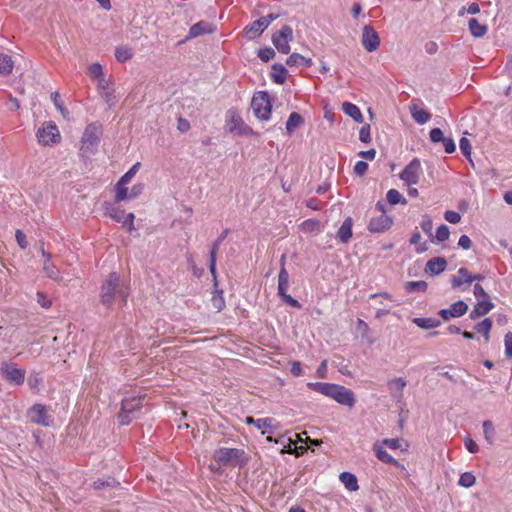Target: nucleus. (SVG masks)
<instances>
[{"mask_svg":"<svg viewBox=\"0 0 512 512\" xmlns=\"http://www.w3.org/2000/svg\"><path fill=\"white\" fill-rule=\"evenodd\" d=\"M116 295L122 297L123 302L126 303L128 288L121 282L120 276L116 272H111L102 284L101 302L104 305L110 306L114 302Z\"/></svg>","mask_w":512,"mask_h":512,"instance_id":"nucleus-1","label":"nucleus"},{"mask_svg":"<svg viewBox=\"0 0 512 512\" xmlns=\"http://www.w3.org/2000/svg\"><path fill=\"white\" fill-rule=\"evenodd\" d=\"M213 459L219 464V466L227 467H244L249 458L242 449L237 448H219L215 450Z\"/></svg>","mask_w":512,"mask_h":512,"instance_id":"nucleus-2","label":"nucleus"},{"mask_svg":"<svg viewBox=\"0 0 512 512\" xmlns=\"http://www.w3.org/2000/svg\"><path fill=\"white\" fill-rule=\"evenodd\" d=\"M102 124L98 121L88 124L81 137V155L86 157L89 154H93L97 151L102 136Z\"/></svg>","mask_w":512,"mask_h":512,"instance_id":"nucleus-3","label":"nucleus"},{"mask_svg":"<svg viewBox=\"0 0 512 512\" xmlns=\"http://www.w3.org/2000/svg\"><path fill=\"white\" fill-rule=\"evenodd\" d=\"M285 263L286 256L283 254L280 258V271L278 274V296L286 305L301 309L302 306L299 301L287 294V289L289 287V273L286 270Z\"/></svg>","mask_w":512,"mask_h":512,"instance_id":"nucleus-4","label":"nucleus"},{"mask_svg":"<svg viewBox=\"0 0 512 512\" xmlns=\"http://www.w3.org/2000/svg\"><path fill=\"white\" fill-rule=\"evenodd\" d=\"M251 107L256 118L267 121L271 117L272 99L267 91H258L251 100Z\"/></svg>","mask_w":512,"mask_h":512,"instance_id":"nucleus-5","label":"nucleus"},{"mask_svg":"<svg viewBox=\"0 0 512 512\" xmlns=\"http://www.w3.org/2000/svg\"><path fill=\"white\" fill-rule=\"evenodd\" d=\"M226 123L228 126V130L230 133L239 136H258V133L255 132L249 125H247L238 111L235 108H230L226 112Z\"/></svg>","mask_w":512,"mask_h":512,"instance_id":"nucleus-6","label":"nucleus"},{"mask_svg":"<svg viewBox=\"0 0 512 512\" xmlns=\"http://www.w3.org/2000/svg\"><path fill=\"white\" fill-rule=\"evenodd\" d=\"M143 397L124 398L121 403V410L118 414V420L121 425H128L137 417V413L142 408Z\"/></svg>","mask_w":512,"mask_h":512,"instance_id":"nucleus-7","label":"nucleus"},{"mask_svg":"<svg viewBox=\"0 0 512 512\" xmlns=\"http://www.w3.org/2000/svg\"><path fill=\"white\" fill-rule=\"evenodd\" d=\"M39 144L49 146L61 142V134L57 125L53 121H47L42 124L36 133Z\"/></svg>","mask_w":512,"mask_h":512,"instance_id":"nucleus-8","label":"nucleus"},{"mask_svg":"<svg viewBox=\"0 0 512 512\" xmlns=\"http://www.w3.org/2000/svg\"><path fill=\"white\" fill-rule=\"evenodd\" d=\"M1 376L10 384L22 385L25 380V369L18 368L15 363L2 362L0 367Z\"/></svg>","mask_w":512,"mask_h":512,"instance_id":"nucleus-9","label":"nucleus"},{"mask_svg":"<svg viewBox=\"0 0 512 512\" xmlns=\"http://www.w3.org/2000/svg\"><path fill=\"white\" fill-rule=\"evenodd\" d=\"M293 40V29L289 25H284L279 31L272 35V43L282 54L290 52L289 42Z\"/></svg>","mask_w":512,"mask_h":512,"instance_id":"nucleus-10","label":"nucleus"},{"mask_svg":"<svg viewBox=\"0 0 512 512\" xmlns=\"http://www.w3.org/2000/svg\"><path fill=\"white\" fill-rule=\"evenodd\" d=\"M421 172V163L418 158L412 159L408 165L401 171L399 177L408 186L418 184Z\"/></svg>","mask_w":512,"mask_h":512,"instance_id":"nucleus-11","label":"nucleus"},{"mask_svg":"<svg viewBox=\"0 0 512 512\" xmlns=\"http://www.w3.org/2000/svg\"><path fill=\"white\" fill-rule=\"evenodd\" d=\"M308 388L337 401L343 385L328 382H309Z\"/></svg>","mask_w":512,"mask_h":512,"instance_id":"nucleus-12","label":"nucleus"},{"mask_svg":"<svg viewBox=\"0 0 512 512\" xmlns=\"http://www.w3.org/2000/svg\"><path fill=\"white\" fill-rule=\"evenodd\" d=\"M229 233V229H224L218 238L212 243L209 251V271L213 277L215 282V286H217V271H216V259H217V251L221 245V243L225 240Z\"/></svg>","mask_w":512,"mask_h":512,"instance_id":"nucleus-13","label":"nucleus"},{"mask_svg":"<svg viewBox=\"0 0 512 512\" xmlns=\"http://www.w3.org/2000/svg\"><path fill=\"white\" fill-rule=\"evenodd\" d=\"M362 45L368 52H373L380 46V37L370 25H365L362 32Z\"/></svg>","mask_w":512,"mask_h":512,"instance_id":"nucleus-14","label":"nucleus"},{"mask_svg":"<svg viewBox=\"0 0 512 512\" xmlns=\"http://www.w3.org/2000/svg\"><path fill=\"white\" fill-rule=\"evenodd\" d=\"M394 224L393 217L381 214L370 219L367 229L370 233H383L388 231Z\"/></svg>","mask_w":512,"mask_h":512,"instance_id":"nucleus-15","label":"nucleus"},{"mask_svg":"<svg viewBox=\"0 0 512 512\" xmlns=\"http://www.w3.org/2000/svg\"><path fill=\"white\" fill-rule=\"evenodd\" d=\"M468 308V304L464 300H458L451 304L449 308L439 310L438 315L444 321H448L451 318L463 316L468 311Z\"/></svg>","mask_w":512,"mask_h":512,"instance_id":"nucleus-16","label":"nucleus"},{"mask_svg":"<svg viewBox=\"0 0 512 512\" xmlns=\"http://www.w3.org/2000/svg\"><path fill=\"white\" fill-rule=\"evenodd\" d=\"M30 422L42 426H49V416L47 415L46 407L42 404H34L27 413Z\"/></svg>","mask_w":512,"mask_h":512,"instance_id":"nucleus-17","label":"nucleus"},{"mask_svg":"<svg viewBox=\"0 0 512 512\" xmlns=\"http://www.w3.org/2000/svg\"><path fill=\"white\" fill-rule=\"evenodd\" d=\"M494 308V303L491 300H478L470 311L469 318L476 320L488 314Z\"/></svg>","mask_w":512,"mask_h":512,"instance_id":"nucleus-18","label":"nucleus"},{"mask_svg":"<svg viewBox=\"0 0 512 512\" xmlns=\"http://www.w3.org/2000/svg\"><path fill=\"white\" fill-rule=\"evenodd\" d=\"M267 28V24L264 23V19L261 17L244 28L246 38L252 40L260 36Z\"/></svg>","mask_w":512,"mask_h":512,"instance_id":"nucleus-19","label":"nucleus"},{"mask_svg":"<svg viewBox=\"0 0 512 512\" xmlns=\"http://www.w3.org/2000/svg\"><path fill=\"white\" fill-rule=\"evenodd\" d=\"M215 30L212 23L207 21H199L191 26L189 29V38H196L204 34H211Z\"/></svg>","mask_w":512,"mask_h":512,"instance_id":"nucleus-20","label":"nucleus"},{"mask_svg":"<svg viewBox=\"0 0 512 512\" xmlns=\"http://www.w3.org/2000/svg\"><path fill=\"white\" fill-rule=\"evenodd\" d=\"M447 261L444 257H433L426 263L425 272L431 275H439L446 269Z\"/></svg>","mask_w":512,"mask_h":512,"instance_id":"nucleus-21","label":"nucleus"},{"mask_svg":"<svg viewBox=\"0 0 512 512\" xmlns=\"http://www.w3.org/2000/svg\"><path fill=\"white\" fill-rule=\"evenodd\" d=\"M353 219L347 217L337 231L336 237L341 243H348L352 238Z\"/></svg>","mask_w":512,"mask_h":512,"instance_id":"nucleus-22","label":"nucleus"},{"mask_svg":"<svg viewBox=\"0 0 512 512\" xmlns=\"http://www.w3.org/2000/svg\"><path fill=\"white\" fill-rule=\"evenodd\" d=\"M274 421L275 420L273 418H270V417L261 418V419H254L252 416L246 417V420H245V422L248 425H254L258 429L264 428L265 430L263 431V433H265V432L273 433V428H274L273 427V422Z\"/></svg>","mask_w":512,"mask_h":512,"instance_id":"nucleus-23","label":"nucleus"},{"mask_svg":"<svg viewBox=\"0 0 512 512\" xmlns=\"http://www.w3.org/2000/svg\"><path fill=\"white\" fill-rule=\"evenodd\" d=\"M271 69L272 72L270 76L273 82L279 85L284 84L288 75V70L285 68V66L280 63H274L271 66Z\"/></svg>","mask_w":512,"mask_h":512,"instance_id":"nucleus-24","label":"nucleus"},{"mask_svg":"<svg viewBox=\"0 0 512 512\" xmlns=\"http://www.w3.org/2000/svg\"><path fill=\"white\" fill-rule=\"evenodd\" d=\"M373 450L375 452L376 457L383 463L391 464L396 467L404 468L403 465H401L395 458H393L390 454L387 453L385 449H383L382 446L378 444H374Z\"/></svg>","mask_w":512,"mask_h":512,"instance_id":"nucleus-25","label":"nucleus"},{"mask_svg":"<svg viewBox=\"0 0 512 512\" xmlns=\"http://www.w3.org/2000/svg\"><path fill=\"white\" fill-rule=\"evenodd\" d=\"M336 402L349 408H353L356 403V397L351 389L343 386Z\"/></svg>","mask_w":512,"mask_h":512,"instance_id":"nucleus-26","label":"nucleus"},{"mask_svg":"<svg viewBox=\"0 0 512 512\" xmlns=\"http://www.w3.org/2000/svg\"><path fill=\"white\" fill-rule=\"evenodd\" d=\"M286 64L290 67L292 66H304L306 68H310L313 65V61L311 58H306L299 53H292L287 59Z\"/></svg>","mask_w":512,"mask_h":512,"instance_id":"nucleus-27","label":"nucleus"},{"mask_svg":"<svg viewBox=\"0 0 512 512\" xmlns=\"http://www.w3.org/2000/svg\"><path fill=\"white\" fill-rule=\"evenodd\" d=\"M343 112L350 116L355 122L362 123L363 122V115L355 104L351 102H344L342 105Z\"/></svg>","mask_w":512,"mask_h":512,"instance_id":"nucleus-28","label":"nucleus"},{"mask_svg":"<svg viewBox=\"0 0 512 512\" xmlns=\"http://www.w3.org/2000/svg\"><path fill=\"white\" fill-rule=\"evenodd\" d=\"M410 113L412 118L418 124H425L429 121L431 115L426 110L419 108L416 104L410 105Z\"/></svg>","mask_w":512,"mask_h":512,"instance_id":"nucleus-29","label":"nucleus"},{"mask_svg":"<svg viewBox=\"0 0 512 512\" xmlns=\"http://www.w3.org/2000/svg\"><path fill=\"white\" fill-rule=\"evenodd\" d=\"M340 481L349 491H357L359 489L357 477L351 472H342L339 475Z\"/></svg>","mask_w":512,"mask_h":512,"instance_id":"nucleus-30","label":"nucleus"},{"mask_svg":"<svg viewBox=\"0 0 512 512\" xmlns=\"http://www.w3.org/2000/svg\"><path fill=\"white\" fill-rule=\"evenodd\" d=\"M213 296L211 298L212 306L216 309L217 312H221L225 308V300H224V292L222 289L218 288V285L215 286V282L213 281Z\"/></svg>","mask_w":512,"mask_h":512,"instance_id":"nucleus-31","label":"nucleus"},{"mask_svg":"<svg viewBox=\"0 0 512 512\" xmlns=\"http://www.w3.org/2000/svg\"><path fill=\"white\" fill-rule=\"evenodd\" d=\"M468 27L472 36L475 38L483 37L488 31V27L484 24H480L476 18L469 19Z\"/></svg>","mask_w":512,"mask_h":512,"instance_id":"nucleus-32","label":"nucleus"},{"mask_svg":"<svg viewBox=\"0 0 512 512\" xmlns=\"http://www.w3.org/2000/svg\"><path fill=\"white\" fill-rule=\"evenodd\" d=\"M304 123V118L297 112H292L286 122V131L288 135H292L296 128Z\"/></svg>","mask_w":512,"mask_h":512,"instance_id":"nucleus-33","label":"nucleus"},{"mask_svg":"<svg viewBox=\"0 0 512 512\" xmlns=\"http://www.w3.org/2000/svg\"><path fill=\"white\" fill-rule=\"evenodd\" d=\"M492 325L493 322L491 318H485L483 321L477 323L474 326V329L476 330V332L482 334L486 341H489Z\"/></svg>","mask_w":512,"mask_h":512,"instance_id":"nucleus-34","label":"nucleus"},{"mask_svg":"<svg viewBox=\"0 0 512 512\" xmlns=\"http://www.w3.org/2000/svg\"><path fill=\"white\" fill-rule=\"evenodd\" d=\"M105 210V213L118 223H121V221H123L126 214L123 209L114 204H106Z\"/></svg>","mask_w":512,"mask_h":512,"instance_id":"nucleus-35","label":"nucleus"},{"mask_svg":"<svg viewBox=\"0 0 512 512\" xmlns=\"http://www.w3.org/2000/svg\"><path fill=\"white\" fill-rule=\"evenodd\" d=\"M412 322L422 329H431L440 326L441 321L437 318H414Z\"/></svg>","mask_w":512,"mask_h":512,"instance_id":"nucleus-36","label":"nucleus"},{"mask_svg":"<svg viewBox=\"0 0 512 512\" xmlns=\"http://www.w3.org/2000/svg\"><path fill=\"white\" fill-rule=\"evenodd\" d=\"M13 61L11 56L0 53V76H7L12 72Z\"/></svg>","mask_w":512,"mask_h":512,"instance_id":"nucleus-37","label":"nucleus"},{"mask_svg":"<svg viewBox=\"0 0 512 512\" xmlns=\"http://www.w3.org/2000/svg\"><path fill=\"white\" fill-rule=\"evenodd\" d=\"M386 199H387L388 203L391 205H397V204L406 205L407 204L406 198L396 189L388 190V192L386 194Z\"/></svg>","mask_w":512,"mask_h":512,"instance_id":"nucleus-38","label":"nucleus"},{"mask_svg":"<svg viewBox=\"0 0 512 512\" xmlns=\"http://www.w3.org/2000/svg\"><path fill=\"white\" fill-rule=\"evenodd\" d=\"M485 440L492 445L494 443L496 430L491 420H485L482 424Z\"/></svg>","mask_w":512,"mask_h":512,"instance_id":"nucleus-39","label":"nucleus"},{"mask_svg":"<svg viewBox=\"0 0 512 512\" xmlns=\"http://www.w3.org/2000/svg\"><path fill=\"white\" fill-rule=\"evenodd\" d=\"M404 288L407 293H413L416 291L426 292V290L428 288V284L426 281H423V280L408 281L405 283Z\"/></svg>","mask_w":512,"mask_h":512,"instance_id":"nucleus-40","label":"nucleus"},{"mask_svg":"<svg viewBox=\"0 0 512 512\" xmlns=\"http://www.w3.org/2000/svg\"><path fill=\"white\" fill-rule=\"evenodd\" d=\"M127 184H121V181H118L115 189H116V195H115V201L116 202H122L129 199V191L126 187Z\"/></svg>","mask_w":512,"mask_h":512,"instance_id":"nucleus-41","label":"nucleus"},{"mask_svg":"<svg viewBox=\"0 0 512 512\" xmlns=\"http://www.w3.org/2000/svg\"><path fill=\"white\" fill-rule=\"evenodd\" d=\"M421 229L426 233L430 240L434 242L433 234H432V228H433V221L430 215L424 214L422 217V221L420 223Z\"/></svg>","mask_w":512,"mask_h":512,"instance_id":"nucleus-42","label":"nucleus"},{"mask_svg":"<svg viewBox=\"0 0 512 512\" xmlns=\"http://www.w3.org/2000/svg\"><path fill=\"white\" fill-rule=\"evenodd\" d=\"M450 236V231L447 225H440L437 230L435 236H433L434 243H440L448 240Z\"/></svg>","mask_w":512,"mask_h":512,"instance_id":"nucleus-43","label":"nucleus"},{"mask_svg":"<svg viewBox=\"0 0 512 512\" xmlns=\"http://www.w3.org/2000/svg\"><path fill=\"white\" fill-rule=\"evenodd\" d=\"M115 58L119 62H126L132 58L131 50L125 46L117 47L115 49Z\"/></svg>","mask_w":512,"mask_h":512,"instance_id":"nucleus-44","label":"nucleus"},{"mask_svg":"<svg viewBox=\"0 0 512 512\" xmlns=\"http://www.w3.org/2000/svg\"><path fill=\"white\" fill-rule=\"evenodd\" d=\"M116 485H119V482L116 481V479L113 477H108L106 480L98 479L93 483V487L95 490H101L104 489L105 487H114Z\"/></svg>","mask_w":512,"mask_h":512,"instance_id":"nucleus-45","label":"nucleus"},{"mask_svg":"<svg viewBox=\"0 0 512 512\" xmlns=\"http://www.w3.org/2000/svg\"><path fill=\"white\" fill-rule=\"evenodd\" d=\"M476 482L475 476L471 472H465L460 475L458 484L465 488L472 487Z\"/></svg>","mask_w":512,"mask_h":512,"instance_id":"nucleus-46","label":"nucleus"},{"mask_svg":"<svg viewBox=\"0 0 512 512\" xmlns=\"http://www.w3.org/2000/svg\"><path fill=\"white\" fill-rule=\"evenodd\" d=\"M300 227L304 232L318 231L320 227V221L317 219H307L301 223Z\"/></svg>","mask_w":512,"mask_h":512,"instance_id":"nucleus-47","label":"nucleus"},{"mask_svg":"<svg viewBox=\"0 0 512 512\" xmlns=\"http://www.w3.org/2000/svg\"><path fill=\"white\" fill-rule=\"evenodd\" d=\"M460 150L467 160L472 162L471 159V143L466 137H462L459 142Z\"/></svg>","mask_w":512,"mask_h":512,"instance_id":"nucleus-48","label":"nucleus"},{"mask_svg":"<svg viewBox=\"0 0 512 512\" xmlns=\"http://www.w3.org/2000/svg\"><path fill=\"white\" fill-rule=\"evenodd\" d=\"M258 57L263 62H268L273 59L276 55L275 51L271 47L260 49L257 53Z\"/></svg>","mask_w":512,"mask_h":512,"instance_id":"nucleus-49","label":"nucleus"},{"mask_svg":"<svg viewBox=\"0 0 512 512\" xmlns=\"http://www.w3.org/2000/svg\"><path fill=\"white\" fill-rule=\"evenodd\" d=\"M88 74L91 79L95 80L104 75L103 68L99 63H93L88 68Z\"/></svg>","mask_w":512,"mask_h":512,"instance_id":"nucleus-50","label":"nucleus"},{"mask_svg":"<svg viewBox=\"0 0 512 512\" xmlns=\"http://www.w3.org/2000/svg\"><path fill=\"white\" fill-rule=\"evenodd\" d=\"M140 167V162L135 163L120 179L121 184H128L133 176L138 171V168Z\"/></svg>","mask_w":512,"mask_h":512,"instance_id":"nucleus-51","label":"nucleus"},{"mask_svg":"<svg viewBox=\"0 0 512 512\" xmlns=\"http://www.w3.org/2000/svg\"><path fill=\"white\" fill-rule=\"evenodd\" d=\"M359 139L361 142L368 144L371 142V136H370V125L365 124L361 127L359 131Z\"/></svg>","mask_w":512,"mask_h":512,"instance_id":"nucleus-52","label":"nucleus"},{"mask_svg":"<svg viewBox=\"0 0 512 512\" xmlns=\"http://www.w3.org/2000/svg\"><path fill=\"white\" fill-rule=\"evenodd\" d=\"M505 355L507 358H512V332L508 331L504 337Z\"/></svg>","mask_w":512,"mask_h":512,"instance_id":"nucleus-53","label":"nucleus"},{"mask_svg":"<svg viewBox=\"0 0 512 512\" xmlns=\"http://www.w3.org/2000/svg\"><path fill=\"white\" fill-rule=\"evenodd\" d=\"M430 140L433 143H440L442 140H444V133L440 128H433L431 129L430 133Z\"/></svg>","mask_w":512,"mask_h":512,"instance_id":"nucleus-54","label":"nucleus"},{"mask_svg":"<svg viewBox=\"0 0 512 512\" xmlns=\"http://www.w3.org/2000/svg\"><path fill=\"white\" fill-rule=\"evenodd\" d=\"M444 218L451 224H457L461 220V215L456 211L448 210L444 213Z\"/></svg>","mask_w":512,"mask_h":512,"instance_id":"nucleus-55","label":"nucleus"},{"mask_svg":"<svg viewBox=\"0 0 512 512\" xmlns=\"http://www.w3.org/2000/svg\"><path fill=\"white\" fill-rule=\"evenodd\" d=\"M144 189H145V184H143V183L135 184L129 191V199L137 198L139 195H141L143 193Z\"/></svg>","mask_w":512,"mask_h":512,"instance_id":"nucleus-56","label":"nucleus"},{"mask_svg":"<svg viewBox=\"0 0 512 512\" xmlns=\"http://www.w3.org/2000/svg\"><path fill=\"white\" fill-rule=\"evenodd\" d=\"M368 170V163L365 162V161H358L356 162L355 166H354V173L361 177L363 175H365V173L367 172Z\"/></svg>","mask_w":512,"mask_h":512,"instance_id":"nucleus-57","label":"nucleus"},{"mask_svg":"<svg viewBox=\"0 0 512 512\" xmlns=\"http://www.w3.org/2000/svg\"><path fill=\"white\" fill-rule=\"evenodd\" d=\"M444 146V150L448 154H452L456 151V145L452 138L444 137V140L441 141Z\"/></svg>","mask_w":512,"mask_h":512,"instance_id":"nucleus-58","label":"nucleus"},{"mask_svg":"<svg viewBox=\"0 0 512 512\" xmlns=\"http://www.w3.org/2000/svg\"><path fill=\"white\" fill-rule=\"evenodd\" d=\"M134 219H135V215L133 213H127V214H125V217H124L123 221H121V223L123 224L124 227H126L128 229V231H132L135 229Z\"/></svg>","mask_w":512,"mask_h":512,"instance_id":"nucleus-59","label":"nucleus"},{"mask_svg":"<svg viewBox=\"0 0 512 512\" xmlns=\"http://www.w3.org/2000/svg\"><path fill=\"white\" fill-rule=\"evenodd\" d=\"M15 237L20 248L25 249L28 246L26 235L21 230H16Z\"/></svg>","mask_w":512,"mask_h":512,"instance_id":"nucleus-60","label":"nucleus"},{"mask_svg":"<svg viewBox=\"0 0 512 512\" xmlns=\"http://www.w3.org/2000/svg\"><path fill=\"white\" fill-rule=\"evenodd\" d=\"M473 292L477 298H483L482 300H490V296L486 293V291L480 284L474 285Z\"/></svg>","mask_w":512,"mask_h":512,"instance_id":"nucleus-61","label":"nucleus"},{"mask_svg":"<svg viewBox=\"0 0 512 512\" xmlns=\"http://www.w3.org/2000/svg\"><path fill=\"white\" fill-rule=\"evenodd\" d=\"M51 99L55 105V107L57 108L58 111H60L62 114H64V106L62 104V102L60 101L61 100V95L58 91H55L54 93L51 94Z\"/></svg>","mask_w":512,"mask_h":512,"instance_id":"nucleus-62","label":"nucleus"},{"mask_svg":"<svg viewBox=\"0 0 512 512\" xmlns=\"http://www.w3.org/2000/svg\"><path fill=\"white\" fill-rule=\"evenodd\" d=\"M37 301L43 308H49L52 304L48 296L42 292H37Z\"/></svg>","mask_w":512,"mask_h":512,"instance_id":"nucleus-63","label":"nucleus"},{"mask_svg":"<svg viewBox=\"0 0 512 512\" xmlns=\"http://www.w3.org/2000/svg\"><path fill=\"white\" fill-rule=\"evenodd\" d=\"M464 444H465V448L470 453H476L478 451V449H479L477 443L472 438H470L469 436H467L465 438Z\"/></svg>","mask_w":512,"mask_h":512,"instance_id":"nucleus-64","label":"nucleus"}]
</instances>
